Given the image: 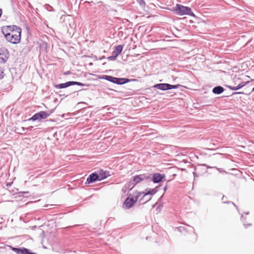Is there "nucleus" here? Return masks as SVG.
Returning <instances> with one entry per match:
<instances>
[{
  "label": "nucleus",
  "mask_w": 254,
  "mask_h": 254,
  "mask_svg": "<svg viewBox=\"0 0 254 254\" xmlns=\"http://www.w3.org/2000/svg\"><path fill=\"white\" fill-rule=\"evenodd\" d=\"M180 85H171L168 83H159L157 84L154 86V87L160 89L161 90H166L172 89H177Z\"/></svg>",
  "instance_id": "nucleus-7"
},
{
  "label": "nucleus",
  "mask_w": 254,
  "mask_h": 254,
  "mask_svg": "<svg viewBox=\"0 0 254 254\" xmlns=\"http://www.w3.org/2000/svg\"><path fill=\"white\" fill-rule=\"evenodd\" d=\"M151 176L149 174H143L134 176L129 182L126 185L127 188L131 190L137 184L144 181L151 180Z\"/></svg>",
  "instance_id": "nucleus-2"
},
{
  "label": "nucleus",
  "mask_w": 254,
  "mask_h": 254,
  "mask_svg": "<svg viewBox=\"0 0 254 254\" xmlns=\"http://www.w3.org/2000/svg\"><path fill=\"white\" fill-rule=\"evenodd\" d=\"M52 112L49 113L45 111H41L39 113H37L34 115L31 118H30L29 121H37V120H41L42 119H45L47 118L51 114Z\"/></svg>",
  "instance_id": "nucleus-6"
},
{
  "label": "nucleus",
  "mask_w": 254,
  "mask_h": 254,
  "mask_svg": "<svg viewBox=\"0 0 254 254\" xmlns=\"http://www.w3.org/2000/svg\"><path fill=\"white\" fill-rule=\"evenodd\" d=\"M143 193L141 195H143V196H142V199L144 197H145L146 196H147L148 195H150V196L154 195L156 192V190H155V189H150L149 190H146V192H143Z\"/></svg>",
  "instance_id": "nucleus-14"
},
{
  "label": "nucleus",
  "mask_w": 254,
  "mask_h": 254,
  "mask_svg": "<svg viewBox=\"0 0 254 254\" xmlns=\"http://www.w3.org/2000/svg\"><path fill=\"white\" fill-rule=\"evenodd\" d=\"M173 11L176 14L179 15H194L193 13L191 12V10L190 7L185 6L179 4H176Z\"/></svg>",
  "instance_id": "nucleus-3"
},
{
  "label": "nucleus",
  "mask_w": 254,
  "mask_h": 254,
  "mask_svg": "<svg viewBox=\"0 0 254 254\" xmlns=\"http://www.w3.org/2000/svg\"><path fill=\"white\" fill-rule=\"evenodd\" d=\"M227 87L229 89H230L231 90H237L241 88V86H239V85H238L236 86H233L229 85V86H227Z\"/></svg>",
  "instance_id": "nucleus-17"
},
{
  "label": "nucleus",
  "mask_w": 254,
  "mask_h": 254,
  "mask_svg": "<svg viewBox=\"0 0 254 254\" xmlns=\"http://www.w3.org/2000/svg\"><path fill=\"white\" fill-rule=\"evenodd\" d=\"M69 71L66 72L65 74H68Z\"/></svg>",
  "instance_id": "nucleus-29"
},
{
  "label": "nucleus",
  "mask_w": 254,
  "mask_h": 254,
  "mask_svg": "<svg viewBox=\"0 0 254 254\" xmlns=\"http://www.w3.org/2000/svg\"><path fill=\"white\" fill-rule=\"evenodd\" d=\"M72 83H73L72 85H77L81 86H83L85 85L84 84L82 83L81 82H78L77 81H72Z\"/></svg>",
  "instance_id": "nucleus-21"
},
{
  "label": "nucleus",
  "mask_w": 254,
  "mask_h": 254,
  "mask_svg": "<svg viewBox=\"0 0 254 254\" xmlns=\"http://www.w3.org/2000/svg\"><path fill=\"white\" fill-rule=\"evenodd\" d=\"M167 188V186H165V187H164V190L165 191V190H166Z\"/></svg>",
  "instance_id": "nucleus-27"
},
{
  "label": "nucleus",
  "mask_w": 254,
  "mask_h": 254,
  "mask_svg": "<svg viewBox=\"0 0 254 254\" xmlns=\"http://www.w3.org/2000/svg\"><path fill=\"white\" fill-rule=\"evenodd\" d=\"M143 193V192H135L133 193V196L131 197H130V195H129L124 202V205L125 207L127 209L131 208Z\"/></svg>",
  "instance_id": "nucleus-4"
},
{
  "label": "nucleus",
  "mask_w": 254,
  "mask_h": 254,
  "mask_svg": "<svg viewBox=\"0 0 254 254\" xmlns=\"http://www.w3.org/2000/svg\"><path fill=\"white\" fill-rule=\"evenodd\" d=\"M9 57V52L5 48H0V62L5 63Z\"/></svg>",
  "instance_id": "nucleus-8"
},
{
  "label": "nucleus",
  "mask_w": 254,
  "mask_h": 254,
  "mask_svg": "<svg viewBox=\"0 0 254 254\" xmlns=\"http://www.w3.org/2000/svg\"><path fill=\"white\" fill-rule=\"evenodd\" d=\"M244 226L246 228H247L248 227V226H251V223H249L248 224H244Z\"/></svg>",
  "instance_id": "nucleus-24"
},
{
  "label": "nucleus",
  "mask_w": 254,
  "mask_h": 254,
  "mask_svg": "<svg viewBox=\"0 0 254 254\" xmlns=\"http://www.w3.org/2000/svg\"><path fill=\"white\" fill-rule=\"evenodd\" d=\"M226 197L224 195L223 196L222 198V201H223V203H232L237 208H238L237 206L233 202H231V201H226Z\"/></svg>",
  "instance_id": "nucleus-16"
},
{
  "label": "nucleus",
  "mask_w": 254,
  "mask_h": 254,
  "mask_svg": "<svg viewBox=\"0 0 254 254\" xmlns=\"http://www.w3.org/2000/svg\"><path fill=\"white\" fill-rule=\"evenodd\" d=\"M193 175L194 176H196V177L198 176V175H197L196 172H193Z\"/></svg>",
  "instance_id": "nucleus-26"
},
{
  "label": "nucleus",
  "mask_w": 254,
  "mask_h": 254,
  "mask_svg": "<svg viewBox=\"0 0 254 254\" xmlns=\"http://www.w3.org/2000/svg\"><path fill=\"white\" fill-rule=\"evenodd\" d=\"M137 2L139 3L140 5L144 6L145 4V1L144 0H136Z\"/></svg>",
  "instance_id": "nucleus-23"
},
{
  "label": "nucleus",
  "mask_w": 254,
  "mask_h": 254,
  "mask_svg": "<svg viewBox=\"0 0 254 254\" xmlns=\"http://www.w3.org/2000/svg\"><path fill=\"white\" fill-rule=\"evenodd\" d=\"M117 57L118 56H116L115 55H113V54L112 53V55L111 56L109 57L108 58V59L110 61H114L116 60Z\"/></svg>",
  "instance_id": "nucleus-19"
},
{
  "label": "nucleus",
  "mask_w": 254,
  "mask_h": 254,
  "mask_svg": "<svg viewBox=\"0 0 254 254\" xmlns=\"http://www.w3.org/2000/svg\"><path fill=\"white\" fill-rule=\"evenodd\" d=\"M253 91H254V87L253 88V90H252Z\"/></svg>",
  "instance_id": "nucleus-31"
},
{
  "label": "nucleus",
  "mask_w": 254,
  "mask_h": 254,
  "mask_svg": "<svg viewBox=\"0 0 254 254\" xmlns=\"http://www.w3.org/2000/svg\"><path fill=\"white\" fill-rule=\"evenodd\" d=\"M72 81H68L64 83H61L55 86V87L58 89H62L72 85Z\"/></svg>",
  "instance_id": "nucleus-13"
},
{
  "label": "nucleus",
  "mask_w": 254,
  "mask_h": 254,
  "mask_svg": "<svg viewBox=\"0 0 254 254\" xmlns=\"http://www.w3.org/2000/svg\"><path fill=\"white\" fill-rule=\"evenodd\" d=\"M97 174L99 176V181L105 179L110 176L108 171H104L103 170H100Z\"/></svg>",
  "instance_id": "nucleus-11"
},
{
  "label": "nucleus",
  "mask_w": 254,
  "mask_h": 254,
  "mask_svg": "<svg viewBox=\"0 0 254 254\" xmlns=\"http://www.w3.org/2000/svg\"><path fill=\"white\" fill-rule=\"evenodd\" d=\"M124 46L122 45H119L115 47V50L113 51V55L118 56L123 51Z\"/></svg>",
  "instance_id": "nucleus-12"
},
{
  "label": "nucleus",
  "mask_w": 254,
  "mask_h": 254,
  "mask_svg": "<svg viewBox=\"0 0 254 254\" xmlns=\"http://www.w3.org/2000/svg\"><path fill=\"white\" fill-rule=\"evenodd\" d=\"M223 91L224 88L220 86H216L212 90L213 93L216 94H220Z\"/></svg>",
  "instance_id": "nucleus-15"
},
{
  "label": "nucleus",
  "mask_w": 254,
  "mask_h": 254,
  "mask_svg": "<svg viewBox=\"0 0 254 254\" xmlns=\"http://www.w3.org/2000/svg\"><path fill=\"white\" fill-rule=\"evenodd\" d=\"M249 212H246V214H249Z\"/></svg>",
  "instance_id": "nucleus-30"
},
{
  "label": "nucleus",
  "mask_w": 254,
  "mask_h": 254,
  "mask_svg": "<svg viewBox=\"0 0 254 254\" xmlns=\"http://www.w3.org/2000/svg\"><path fill=\"white\" fill-rule=\"evenodd\" d=\"M249 82V81H247V82L242 81L240 83H239L238 85L239 86H241V88L245 86Z\"/></svg>",
  "instance_id": "nucleus-22"
},
{
  "label": "nucleus",
  "mask_w": 254,
  "mask_h": 254,
  "mask_svg": "<svg viewBox=\"0 0 254 254\" xmlns=\"http://www.w3.org/2000/svg\"><path fill=\"white\" fill-rule=\"evenodd\" d=\"M151 198V196L148 197V196H146L145 197L143 198V199L142 197L140 199V201H141L143 203H146L147 201H148L149 200H150Z\"/></svg>",
  "instance_id": "nucleus-18"
},
{
  "label": "nucleus",
  "mask_w": 254,
  "mask_h": 254,
  "mask_svg": "<svg viewBox=\"0 0 254 254\" xmlns=\"http://www.w3.org/2000/svg\"><path fill=\"white\" fill-rule=\"evenodd\" d=\"M241 217H242V218H243V215H242Z\"/></svg>",
  "instance_id": "nucleus-33"
},
{
  "label": "nucleus",
  "mask_w": 254,
  "mask_h": 254,
  "mask_svg": "<svg viewBox=\"0 0 254 254\" xmlns=\"http://www.w3.org/2000/svg\"><path fill=\"white\" fill-rule=\"evenodd\" d=\"M243 92H234L232 94V95L237 94H243Z\"/></svg>",
  "instance_id": "nucleus-25"
},
{
  "label": "nucleus",
  "mask_w": 254,
  "mask_h": 254,
  "mask_svg": "<svg viewBox=\"0 0 254 254\" xmlns=\"http://www.w3.org/2000/svg\"><path fill=\"white\" fill-rule=\"evenodd\" d=\"M165 175L159 173H155L153 175V176L151 177V180H152L154 183H158L160 182L165 178Z\"/></svg>",
  "instance_id": "nucleus-10"
},
{
  "label": "nucleus",
  "mask_w": 254,
  "mask_h": 254,
  "mask_svg": "<svg viewBox=\"0 0 254 254\" xmlns=\"http://www.w3.org/2000/svg\"><path fill=\"white\" fill-rule=\"evenodd\" d=\"M97 180L99 181V176L97 173H93L90 174L87 178L85 184H89L90 183H93Z\"/></svg>",
  "instance_id": "nucleus-9"
},
{
  "label": "nucleus",
  "mask_w": 254,
  "mask_h": 254,
  "mask_svg": "<svg viewBox=\"0 0 254 254\" xmlns=\"http://www.w3.org/2000/svg\"><path fill=\"white\" fill-rule=\"evenodd\" d=\"M100 79H105L112 83L119 85H122L129 81V80L126 78H117L110 75H104L100 77Z\"/></svg>",
  "instance_id": "nucleus-5"
},
{
  "label": "nucleus",
  "mask_w": 254,
  "mask_h": 254,
  "mask_svg": "<svg viewBox=\"0 0 254 254\" xmlns=\"http://www.w3.org/2000/svg\"><path fill=\"white\" fill-rule=\"evenodd\" d=\"M156 204H159V202H156Z\"/></svg>",
  "instance_id": "nucleus-32"
},
{
  "label": "nucleus",
  "mask_w": 254,
  "mask_h": 254,
  "mask_svg": "<svg viewBox=\"0 0 254 254\" xmlns=\"http://www.w3.org/2000/svg\"><path fill=\"white\" fill-rule=\"evenodd\" d=\"M1 31L8 42L13 44L20 43L22 31L20 27L14 25L3 26Z\"/></svg>",
  "instance_id": "nucleus-1"
},
{
  "label": "nucleus",
  "mask_w": 254,
  "mask_h": 254,
  "mask_svg": "<svg viewBox=\"0 0 254 254\" xmlns=\"http://www.w3.org/2000/svg\"><path fill=\"white\" fill-rule=\"evenodd\" d=\"M1 13H2L1 9H0V16H1Z\"/></svg>",
  "instance_id": "nucleus-28"
},
{
  "label": "nucleus",
  "mask_w": 254,
  "mask_h": 254,
  "mask_svg": "<svg viewBox=\"0 0 254 254\" xmlns=\"http://www.w3.org/2000/svg\"><path fill=\"white\" fill-rule=\"evenodd\" d=\"M4 77L3 69L2 68L0 67V80L3 78Z\"/></svg>",
  "instance_id": "nucleus-20"
}]
</instances>
